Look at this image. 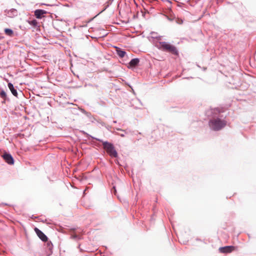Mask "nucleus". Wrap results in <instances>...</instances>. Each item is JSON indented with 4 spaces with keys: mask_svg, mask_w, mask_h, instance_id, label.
I'll use <instances>...</instances> for the list:
<instances>
[{
    "mask_svg": "<svg viewBox=\"0 0 256 256\" xmlns=\"http://www.w3.org/2000/svg\"><path fill=\"white\" fill-rule=\"evenodd\" d=\"M156 46L160 50L171 53L174 55L178 54V51L176 48L166 42H159L156 44Z\"/></svg>",
    "mask_w": 256,
    "mask_h": 256,
    "instance_id": "obj_1",
    "label": "nucleus"
},
{
    "mask_svg": "<svg viewBox=\"0 0 256 256\" xmlns=\"http://www.w3.org/2000/svg\"><path fill=\"white\" fill-rule=\"evenodd\" d=\"M226 122L218 118H214L209 121V126L214 130H219L224 127Z\"/></svg>",
    "mask_w": 256,
    "mask_h": 256,
    "instance_id": "obj_2",
    "label": "nucleus"
},
{
    "mask_svg": "<svg viewBox=\"0 0 256 256\" xmlns=\"http://www.w3.org/2000/svg\"><path fill=\"white\" fill-rule=\"evenodd\" d=\"M104 148L106 152L112 157H118V152H116L114 146L107 142H102Z\"/></svg>",
    "mask_w": 256,
    "mask_h": 256,
    "instance_id": "obj_3",
    "label": "nucleus"
},
{
    "mask_svg": "<svg viewBox=\"0 0 256 256\" xmlns=\"http://www.w3.org/2000/svg\"><path fill=\"white\" fill-rule=\"evenodd\" d=\"M34 232L42 240L43 242H46L48 240L47 236L38 228H35Z\"/></svg>",
    "mask_w": 256,
    "mask_h": 256,
    "instance_id": "obj_4",
    "label": "nucleus"
},
{
    "mask_svg": "<svg viewBox=\"0 0 256 256\" xmlns=\"http://www.w3.org/2000/svg\"><path fill=\"white\" fill-rule=\"evenodd\" d=\"M235 250L234 246H226L221 247L219 248V250L222 253H230Z\"/></svg>",
    "mask_w": 256,
    "mask_h": 256,
    "instance_id": "obj_5",
    "label": "nucleus"
},
{
    "mask_svg": "<svg viewBox=\"0 0 256 256\" xmlns=\"http://www.w3.org/2000/svg\"><path fill=\"white\" fill-rule=\"evenodd\" d=\"M3 158L8 164H12L14 162V159L10 154L5 153L2 156Z\"/></svg>",
    "mask_w": 256,
    "mask_h": 256,
    "instance_id": "obj_6",
    "label": "nucleus"
},
{
    "mask_svg": "<svg viewBox=\"0 0 256 256\" xmlns=\"http://www.w3.org/2000/svg\"><path fill=\"white\" fill-rule=\"evenodd\" d=\"M46 13V11L42 10H36L34 12V14L36 18H41L42 15Z\"/></svg>",
    "mask_w": 256,
    "mask_h": 256,
    "instance_id": "obj_7",
    "label": "nucleus"
},
{
    "mask_svg": "<svg viewBox=\"0 0 256 256\" xmlns=\"http://www.w3.org/2000/svg\"><path fill=\"white\" fill-rule=\"evenodd\" d=\"M140 62V60L138 58H134L132 59L130 62H129L128 66V68H134Z\"/></svg>",
    "mask_w": 256,
    "mask_h": 256,
    "instance_id": "obj_8",
    "label": "nucleus"
},
{
    "mask_svg": "<svg viewBox=\"0 0 256 256\" xmlns=\"http://www.w3.org/2000/svg\"><path fill=\"white\" fill-rule=\"evenodd\" d=\"M8 86L9 89L11 91L12 94L14 96L18 98V94L17 90H16L14 88L13 84L12 83H10V82H8Z\"/></svg>",
    "mask_w": 256,
    "mask_h": 256,
    "instance_id": "obj_9",
    "label": "nucleus"
},
{
    "mask_svg": "<svg viewBox=\"0 0 256 256\" xmlns=\"http://www.w3.org/2000/svg\"><path fill=\"white\" fill-rule=\"evenodd\" d=\"M116 54L120 58H124L126 54V52L118 47H116Z\"/></svg>",
    "mask_w": 256,
    "mask_h": 256,
    "instance_id": "obj_10",
    "label": "nucleus"
},
{
    "mask_svg": "<svg viewBox=\"0 0 256 256\" xmlns=\"http://www.w3.org/2000/svg\"><path fill=\"white\" fill-rule=\"evenodd\" d=\"M4 33L6 35L10 36H14V32L10 28H5L4 30Z\"/></svg>",
    "mask_w": 256,
    "mask_h": 256,
    "instance_id": "obj_11",
    "label": "nucleus"
},
{
    "mask_svg": "<svg viewBox=\"0 0 256 256\" xmlns=\"http://www.w3.org/2000/svg\"><path fill=\"white\" fill-rule=\"evenodd\" d=\"M0 96L4 100H6V94L4 90H2L0 92Z\"/></svg>",
    "mask_w": 256,
    "mask_h": 256,
    "instance_id": "obj_12",
    "label": "nucleus"
},
{
    "mask_svg": "<svg viewBox=\"0 0 256 256\" xmlns=\"http://www.w3.org/2000/svg\"><path fill=\"white\" fill-rule=\"evenodd\" d=\"M29 24L33 26H36L38 24V22L36 20H34L30 22Z\"/></svg>",
    "mask_w": 256,
    "mask_h": 256,
    "instance_id": "obj_13",
    "label": "nucleus"
},
{
    "mask_svg": "<svg viewBox=\"0 0 256 256\" xmlns=\"http://www.w3.org/2000/svg\"><path fill=\"white\" fill-rule=\"evenodd\" d=\"M50 242H48V246H50Z\"/></svg>",
    "mask_w": 256,
    "mask_h": 256,
    "instance_id": "obj_14",
    "label": "nucleus"
}]
</instances>
